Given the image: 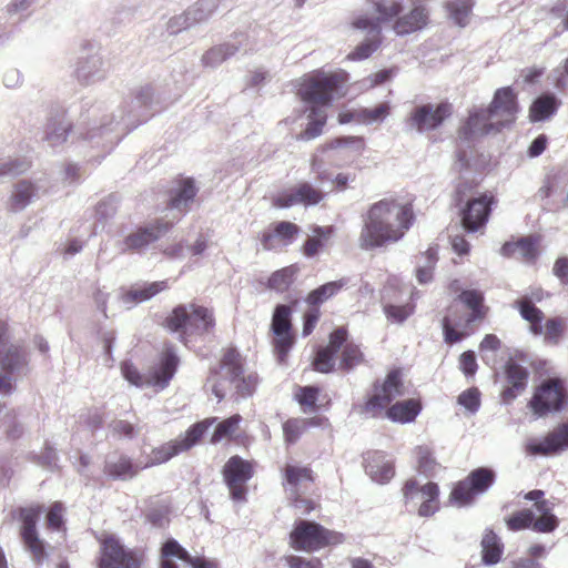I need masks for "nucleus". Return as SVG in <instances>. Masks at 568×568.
<instances>
[{
  "label": "nucleus",
  "mask_w": 568,
  "mask_h": 568,
  "mask_svg": "<svg viewBox=\"0 0 568 568\" xmlns=\"http://www.w3.org/2000/svg\"><path fill=\"white\" fill-rule=\"evenodd\" d=\"M280 471L282 487L293 508L308 515L320 507L318 476L311 466L287 462Z\"/></svg>",
  "instance_id": "obj_5"
},
{
  "label": "nucleus",
  "mask_w": 568,
  "mask_h": 568,
  "mask_svg": "<svg viewBox=\"0 0 568 568\" xmlns=\"http://www.w3.org/2000/svg\"><path fill=\"white\" fill-rule=\"evenodd\" d=\"M296 273L297 267L295 265L277 270L268 277L267 286L280 293L286 292L293 284Z\"/></svg>",
  "instance_id": "obj_50"
},
{
  "label": "nucleus",
  "mask_w": 568,
  "mask_h": 568,
  "mask_svg": "<svg viewBox=\"0 0 568 568\" xmlns=\"http://www.w3.org/2000/svg\"><path fill=\"white\" fill-rule=\"evenodd\" d=\"M121 371L124 378L132 385L138 387L149 386V372L141 374L138 367L130 362H123Z\"/></svg>",
  "instance_id": "obj_59"
},
{
  "label": "nucleus",
  "mask_w": 568,
  "mask_h": 568,
  "mask_svg": "<svg viewBox=\"0 0 568 568\" xmlns=\"http://www.w3.org/2000/svg\"><path fill=\"white\" fill-rule=\"evenodd\" d=\"M258 384V374L251 372L248 374L243 373L232 385H234L236 398H247L256 392Z\"/></svg>",
  "instance_id": "obj_53"
},
{
  "label": "nucleus",
  "mask_w": 568,
  "mask_h": 568,
  "mask_svg": "<svg viewBox=\"0 0 568 568\" xmlns=\"http://www.w3.org/2000/svg\"><path fill=\"white\" fill-rule=\"evenodd\" d=\"M568 393L562 379L548 378L536 387L528 406L537 416L560 412L565 408Z\"/></svg>",
  "instance_id": "obj_20"
},
{
  "label": "nucleus",
  "mask_w": 568,
  "mask_h": 568,
  "mask_svg": "<svg viewBox=\"0 0 568 568\" xmlns=\"http://www.w3.org/2000/svg\"><path fill=\"white\" fill-rule=\"evenodd\" d=\"M372 389V395L359 406L358 412L366 418H381L389 404L407 393L403 369H389L383 379L373 383Z\"/></svg>",
  "instance_id": "obj_10"
},
{
  "label": "nucleus",
  "mask_w": 568,
  "mask_h": 568,
  "mask_svg": "<svg viewBox=\"0 0 568 568\" xmlns=\"http://www.w3.org/2000/svg\"><path fill=\"white\" fill-rule=\"evenodd\" d=\"M300 231V226L293 222H276L261 234V244L266 251L286 247L296 240Z\"/></svg>",
  "instance_id": "obj_31"
},
{
  "label": "nucleus",
  "mask_w": 568,
  "mask_h": 568,
  "mask_svg": "<svg viewBox=\"0 0 568 568\" xmlns=\"http://www.w3.org/2000/svg\"><path fill=\"white\" fill-rule=\"evenodd\" d=\"M414 219L412 203H399L393 197L375 202L364 217L359 246L373 250L399 241L412 226Z\"/></svg>",
  "instance_id": "obj_2"
},
{
  "label": "nucleus",
  "mask_w": 568,
  "mask_h": 568,
  "mask_svg": "<svg viewBox=\"0 0 568 568\" xmlns=\"http://www.w3.org/2000/svg\"><path fill=\"white\" fill-rule=\"evenodd\" d=\"M42 511L41 504L18 507L11 511L12 519L20 521V538L37 564H42L47 558L44 541L40 539L37 529V523Z\"/></svg>",
  "instance_id": "obj_15"
},
{
  "label": "nucleus",
  "mask_w": 568,
  "mask_h": 568,
  "mask_svg": "<svg viewBox=\"0 0 568 568\" xmlns=\"http://www.w3.org/2000/svg\"><path fill=\"white\" fill-rule=\"evenodd\" d=\"M416 305L414 302L409 301L405 304H385L383 306V312L388 322L395 324L404 323L408 317H410L415 312Z\"/></svg>",
  "instance_id": "obj_52"
},
{
  "label": "nucleus",
  "mask_w": 568,
  "mask_h": 568,
  "mask_svg": "<svg viewBox=\"0 0 568 568\" xmlns=\"http://www.w3.org/2000/svg\"><path fill=\"white\" fill-rule=\"evenodd\" d=\"M222 476L233 501L247 499V483L254 477L255 463L239 455L231 456L222 467Z\"/></svg>",
  "instance_id": "obj_17"
},
{
  "label": "nucleus",
  "mask_w": 568,
  "mask_h": 568,
  "mask_svg": "<svg viewBox=\"0 0 568 568\" xmlns=\"http://www.w3.org/2000/svg\"><path fill=\"white\" fill-rule=\"evenodd\" d=\"M180 365V357L173 344L166 343L158 353L153 365L148 369L149 386L163 390L173 379Z\"/></svg>",
  "instance_id": "obj_25"
},
{
  "label": "nucleus",
  "mask_w": 568,
  "mask_h": 568,
  "mask_svg": "<svg viewBox=\"0 0 568 568\" xmlns=\"http://www.w3.org/2000/svg\"><path fill=\"white\" fill-rule=\"evenodd\" d=\"M294 399L304 414L316 413L321 408H327L331 405V398L326 394L322 395V388L314 385L297 386L294 392Z\"/></svg>",
  "instance_id": "obj_37"
},
{
  "label": "nucleus",
  "mask_w": 568,
  "mask_h": 568,
  "mask_svg": "<svg viewBox=\"0 0 568 568\" xmlns=\"http://www.w3.org/2000/svg\"><path fill=\"white\" fill-rule=\"evenodd\" d=\"M192 27H194V23L191 21L187 10L181 14L170 18L166 22V30L170 34H178L179 32Z\"/></svg>",
  "instance_id": "obj_64"
},
{
  "label": "nucleus",
  "mask_w": 568,
  "mask_h": 568,
  "mask_svg": "<svg viewBox=\"0 0 568 568\" xmlns=\"http://www.w3.org/2000/svg\"><path fill=\"white\" fill-rule=\"evenodd\" d=\"M568 449V423H562L549 432L541 440H530L526 452L530 455L549 456Z\"/></svg>",
  "instance_id": "obj_30"
},
{
  "label": "nucleus",
  "mask_w": 568,
  "mask_h": 568,
  "mask_svg": "<svg viewBox=\"0 0 568 568\" xmlns=\"http://www.w3.org/2000/svg\"><path fill=\"white\" fill-rule=\"evenodd\" d=\"M458 301L465 305L470 313L466 318L458 315L453 306L448 308V315L443 318L444 339L447 344L460 342L475 331V325L485 321L489 307L485 304V297L479 290H464L458 295Z\"/></svg>",
  "instance_id": "obj_6"
},
{
  "label": "nucleus",
  "mask_w": 568,
  "mask_h": 568,
  "mask_svg": "<svg viewBox=\"0 0 568 568\" xmlns=\"http://www.w3.org/2000/svg\"><path fill=\"white\" fill-rule=\"evenodd\" d=\"M373 10L382 26L392 23L396 36L404 37L423 30L429 20L425 6L414 4L407 12L403 0H377Z\"/></svg>",
  "instance_id": "obj_9"
},
{
  "label": "nucleus",
  "mask_w": 568,
  "mask_h": 568,
  "mask_svg": "<svg viewBox=\"0 0 568 568\" xmlns=\"http://www.w3.org/2000/svg\"><path fill=\"white\" fill-rule=\"evenodd\" d=\"M8 323L0 321V367L7 374H14L28 366V352L23 345L8 344Z\"/></svg>",
  "instance_id": "obj_28"
},
{
  "label": "nucleus",
  "mask_w": 568,
  "mask_h": 568,
  "mask_svg": "<svg viewBox=\"0 0 568 568\" xmlns=\"http://www.w3.org/2000/svg\"><path fill=\"white\" fill-rule=\"evenodd\" d=\"M174 183L175 186L169 191L168 207L185 214L197 193V187L192 178H179Z\"/></svg>",
  "instance_id": "obj_34"
},
{
  "label": "nucleus",
  "mask_w": 568,
  "mask_h": 568,
  "mask_svg": "<svg viewBox=\"0 0 568 568\" xmlns=\"http://www.w3.org/2000/svg\"><path fill=\"white\" fill-rule=\"evenodd\" d=\"M349 26L354 30L365 32L367 38L361 42L348 55L351 60H363L371 57L382 44V24L376 17L367 13H356L352 17Z\"/></svg>",
  "instance_id": "obj_23"
},
{
  "label": "nucleus",
  "mask_w": 568,
  "mask_h": 568,
  "mask_svg": "<svg viewBox=\"0 0 568 568\" xmlns=\"http://www.w3.org/2000/svg\"><path fill=\"white\" fill-rule=\"evenodd\" d=\"M476 186L477 184L463 182L455 190L454 200L459 206L460 223L468 233L478 232L486 226L491 213V206L496 203L495 196L488 192L464 202L466 192L471 191Z\"/></svg>",
  "instance_id": "obj_13"
},
{
  "label": "nucleus",
  "mask_w": 568,
  "mask_h": 568,
  "mask_svg": "<svg viewBox=\"0 0 568 568\" xmlns=\"http://www.w3.org/2000/svg\"><path fill=\"white\" fill-rule=\"evenodd\" d=\"M170 508L165 505L151 507L145 513L146 520L156 528H163L169 524Z\"/></svg>",
  "instance_id": "obj_61"
},
{
  "label": "nucleus",
  "mask_w": 568,
  "mask_h": 568,
  "mask_svg": "<svg viewBox=\"0 0 568 568\" xmlns=\"http://www.w3.org/2000/svg\"><path fill=\"white\" fill-rule=\"evenodd\" d=\"M534 513L530 509H523L514 513L505 519L506 526L511 531L532 529Z\"/></svg>",
  "instance_id": "obj_58"
},
{
  "label": "nucleus",
  "mask_w": 568,
  "mask_h": 568,
  "mask_svg": "<svg viewBox=\"0 0 568 568\" xmlns=\"http://www.w3.org/2000/svg\"><path fill=\"white\" fill-rule=\"evenodd\" d=\"M140 468L130 458L121 456L115 462H109L104 466V474L114 479H128L138 475Z\"/></svg>",
  "instance_id": "obj_48"
},
{
  "label": "nucleus",
  "mask_w": 568,
  "mask_h": 568,
  "mask_svg": "<svg viewBox=\"0 0 568 568\" xmlns=\"http://www.w3.org/2000/svg\"><path fill=\"white\" fill-rule=\"evenodd\" d=\"M99 568H141L145 560L143 550L126 548L114 535L99 539Z\"/></svg>",
  "instance_id": "obj_16"
},
{
  "label": "nucleus",
  "mask_w": 568,
  "mask_h": 568,
  "mask_svg": "<svg viewBox=\"0 0 568 568\" xmlns=\"http://www.w3.org/2000/svg\"><path fill=\"white\" fill-rule=\"evenodd\" d=\"M554 505L548 506L547 510H537L540 516L532 518V530L537 532H552L559 525V520L556 515L552 514Z\"/></svg>",
  "instance_id": "obj_55"
},
{
  "label": "nucleus",
  "mask_w": 568,
  "mask_h": 568,
  "mask_svg": "<svg viewBox=\"0 0 568 568\" xmlns=\"http://www.w3.org/2000/svg\"><path fill=\"white\" fill-rule=\"evenodd\" d=\"M503 373L505 385L500 397L504 403L508 404L526 390L530 373L527 367L514 359H508L505 363Z\"/></svg>",
  "instance_id": "obj_29"
},
{
  "label": "nucleus",
  "mask_w": 568,
  "mask_h": 568,
  "mask_svg": "<svg viewBox=\"0 0 568 568\" xmlns=\"http://www.w3.org/2000/svg\"><path fill=\"white\" fill-rule=\"evenodd\" d=\"M106 65L99 51L87 53L78 59L74 74L83 84H91L106 77Z\"/></svg>",
  "instance_id": "obj_33"
},
{
  "label": "nucleus",
  "mask_w": 568,
  "mask_h": 568,
  "mask_svg": "<svg viewBox=\"0 0 568 568\" xmlns=\"http://www.w3.org/2000/svg\"><path fill=\"white\" fill-rule=\"evenodd\" d=\"M559 105L558 99L551 93H545L535 99L529 109V118L532 122L548 120L555 114Z\"/></svg>",
  "instance_id": "obj_44"
},
{
  "label": "nucleus",
  "mask_w": 568,
  "mask_h": 568,
  "mask_svg": "<svg viewBox=\"0 0 568 568\" xmlns=\"http://www.w3.org/2000/svg\"><path fill=\"white\" fill-rule=\"evenodd\" d=\"M219 0H197L187 9L191 21L195 24L206 21L216 10Z\"/></svg>",
  "instance_id": "obj_54"
},
{
  "label": "nucleus",
  "mask_w": 568,
  "mask_h": 568,
  "mask_svg": "<svg viewBox=\"0 0 568 568\" xmlns=\"http://www.w3.org/2000/svg\"><path fill=\"white\" fill-rule=\"evenodd\" d=\"M452 114L453 105L448 101L422 103L410 109L406 115L405 124L409 130L428 133L440 128Z\"/></svg>",
  "instance_id": "obj_19"
},
{
  "label": "nucleus",
  "mask_w": 568,
  "mask_h": 568,
  "mask_svg": "<svg viewBox=\"0 0 568 568\" xmlns=\"http://www.w3.org/2000/svg\"><path fill=\"white\" fill-rule=\"evenodd\" d=\"M244 373V358L233 346L222 349L221 357L216 366L211 367L206 386L214 396L222 400L230 386Z\"/></svg>",
  "instance_id": "obj_14"
},
{
  "label": "nucleus",
  "mask_w": 568,
  "mask_h": 568,
  "mask_svg": "<svg viewBox=\"0 0 568 568\" xmlns=\"http://www.w3.org/2000/svg\"><path fill=\"white\" fill-rule=\"evenodd\" d=\"M365 363V355L361 346L349 338L346 327L333 329L325 346L318 347L312 361L313 369L329 374L337 368L349 372Z\"/></svg>",
  "instance_id": "obj_4"
},
{
  "label": "nucleus",
  "mask_w": 568,
  "mask_h": 568,
  "mask_svg": "<svg viewBox=\"0 0 568 568\" xmlns=\"http://www.w3.org/2000/svg\"><path fill=\"white\" fill-rule=\"evenodd\" d=\"M45 526L48 530H65L64 506L61 501H54L50 505L45 515Z\"/></svg>",
  "instance_id": "obj_56"
},
{
  "label": "nucleus",
  "mask_w": 568,
  "mask_h": 568,
  "mask_svg": "<svg viewBox=\"0 0 568 568\" xmlns=\"http://www.w3.org/2000/svg\"><path fill=\"white\" fill-rule=\"evenodd\" d=\"M160 552L162 558L176 557L186 564L191 560V555L175 539H168L162 545Z\"/></svg>",
  "instance_id": "obj_60"
},
{
  "label": "nucleus",
  "mask_w": 568,
  "mask_h": 568,
  "mask_svg": "<svg viewBox=\"0 0 568 568\" xmlns=\"http://www.w3.org/2000/svg\"><path fill=\"white\" fill-rule=\"evenodd\" d=\"M169 288V282L158 281L145 284L143 286H134L123 293L122 298L125 303L139 304L145 302L160 292Z\"/></svg>",
  "instance_id": "obj_43"
},
{
  "label": "nucleus",
  "mask_w": 568,
  "mask_h": 568,
  "mask_svg": "<svg viewBox=\"0 0 568 568\" xmlns=\"http://www.w3.org/2000/svg\"><path fill=\"white\" fill-rule=\"evenodd\" d=\"M365 468L369 476L381 484L389 481L395 475L394 463L386 460L379 452H375L368 457Z\"/></svg>",
  "instance_id": "obj_39"
},
{
  "label": "nucleus",
  "mask_w": 568,
  "mask_h": 568,
  "mask_svg": "<svg viewBox=\"0 0 568 568\" xmlns=\"http://www.w3.org/2000/svg\"><path fill=\"white\" fill-rule=\"evenodd\" d=\"M174 224V221L156 219L148 225L139 226L125 236V248L132 252L142 251L169 233Z\"/></svg>",
  "instance_id": "obj_27"
},
{
  "label": "nucleus",
  "mask_w": 568,
  "mask_h": 568,
  "mask_svg": "<svg viewBox=\"0 0 568 568\" xmlns=\"http://www.w3.org/2000/svg\"><path fill=\"white\" fill-rule=\"evenodd\" d=\"M390 105L387 102L379 103L374 108H359L358 123L374 125L382 123L389 114Z\"/></svg>",
  "instance_id": "obj_51"
},
{
  "label": "nucleus",
  "mask_w": 568,
  "mask_h": 568,
  "mask_svg": "<svg viewBox=\"0 0 568 568\" xmlns=\"http://www.w3.org/2000/svg\"><path fill=\"white\" fill-rule=\"evenodd\" d=\"M335 227L333 225L326 226H314L312 229V235L308 236L302 245V253L306 257H314L325 246L326 242L334 235Z\"/></svg>",
  "instance_id": "obj_41"
},
{
  "label": "nucleus",
  "mask_w": 568,
  "mask_h": 568,
  "mask_svg": "<svg viewBox=\"0 0 568 568\" xmlns=\"http://www.w3.org/2000/svg\"><path fill=\"white\" fill-rule=\"evenodd\" d=\"M422 402L419 398H409L389 404L385 408L383 417L394 423L407 424L416 419L422 410Z\"/></svg>",
  "instance_id": "obj_38"
},
{
  "label": "nucleus",
  "mask_w": 568,
  "mask_h": 568,
  "mask_svg": "<svg viewBox=\"0 0 568 568\" xmlns=\"http://www.w3.org/2000/svg\"><path fill=\"white\" fill-rule=\"evenodd\" d=\"M36 194V187L30 181L23 180L14 185V190L10 196V210L16 212L24 209Z\"/></svg>",
  "instance_id": "obj_49"
},
{
  "label": "nucleus",
  "mask_w": 568,
  "mask_h": 568,
  "mask_svg": "<svg viewBox=\"0 0 568 568\" xmlns=\"http://www.w3.org/2000/svg\"><path fill=\"white\" fill-rule=\"evenodd\" d=\"M544 300L541 288L531 290L529 295H523L514 302V307L520 316L529 324V331L535 336H542L544 342L550 345H558L567 331L566 320L561 316L549 317L544 322V312L534 302Z\"/></svg>",
  "instance_id": "obj_8"
},
{
  "label": "nucleus",
  "mask_w": 568,
  "mask_h": 568,
  "mask_svg": "<svg viewBox=\"0 0 568 568\" xmlns=\"http://www.w3.org/2000/svg\"><path fill=\"white\" fill-rule=\"evenodd\" d=\"M347 80L348 73L344 70L317 69L294 81L296 95L310 105L308 122L302 133L303 140H314L322 134L327 119L324 108L331 105L336 98L344 95L342 88Z\"/></svg>",
  "instance_id": "obj_1"
},
{
  "label": "nucleus",
  "mask_w": 568,
  "mask_h": 568,
  "mask_svg": "<svg viewBox=\"0 0 568 568\" xmlns=\"http://www.w3.org/2000/svg\"><path fill=\"white\" fill-rule=\"evenodd\" d=\"M518 111L517 99L510 87L498 89L487 109H474L459 128L462 140L481 139L499 132L515 120Z\"/></svg>",
  "instance_id": "obj_3"
},
{
  "label": "nucleus",
  "mask_w": 568,
  "mask_h": 568,
  "mask_svg": "<svg viewBox=\"0 0 568 568\" xmlns=\"http://www.w3.org/2000/svg\"><path fill=\"white\" fill-rule=\"evenodd\" d=\"M328 425V418L324 416L314 417H290L282 424L284 443L287 446L296 444L310 427Z\"/></svg>",
  "instance_id": "obj_35"
},
{
  "label": "nucleus",
  "mask_w": 568,
  "mask_h": 568,
  "mask_svg": "<svg viewBox=\"0 0 568 568\" xmlns=\"http://www.w3.org/2000/svg\"><path fill=\"white\" fill-rule=\"evenodd\" d=\"M242 419L243 418L240 414H234L217 423L210 438V443L215 445L222 442L223 439L234 440V434L240 429V424Z\"/></svg>",
  "instance_id": "obj_47"
},
{
  "label": "nucleus",
  "mask_w": 568,
  "mask_h": 568,
  "mask_svg": "<svg viewBox=\"0 0 568 568\" xmlns=\"http://www.w3.org/2000/svg\"><path fill=\"white\" fill-rule=\"evenodd\" d=\"M291 306L278 304L275 306L272 315L270 332L272 334L273 349L280 362H285L296 341Z\"/></svg>",
  "instance_id": "obj_21"
},
{
  "label": "nucleus",
  "mask_w": 568,
  "mask_h": 568,
  "mask_svg": "<svg viewBox=\"0 0 568 568\" xmlns=\"http://www.w3.org/2000/svg\"><path fill=\"white\" fill-rule=\"evenodd\" d=\"M457 400L459 405L475 413L480 406V392L476 387L468 388L458 396Z\"/></svg>",
  "instance_id": "obj_62"
},
{
  "label": "nucleus",
  "mask_w": 568,
  "mask_h": 568,
  "mask_svg": "<svg viewBox=\"0 0 568 568\" xmlns=\"http://www.w3.org/2000/svg\"><path fill=\"white\" fill-rule=\"evenodd\" d=\"M215 325L214 311L196 303L176 305L162 322V326L178 333L183 343L190 337L213 333Z\"/></svg>",
  "instance_id": "obj_7"
},
{
  "label": "nucleus",
  "mask_w": 568,
  "mask_h": 568,
  "mask_svg": "<svg viewBox=\"0 0 568 568\" xmlns=\"http://www.w3.org/2000/svg\"><path fill=\"white\" fill-rule=\"evenodd\" d=\"M402 493L406 504L420 500L417 509L420 517H430L439 510L440 491L438 485L434 481L420 486L415 478H409L403 485Z\"/></svg>",
  "instance_id": "obj_24"
},
{
  "label": "nucleus",
  "mask_w": 568,
  "mask_h": 568,
  "mask_svg": "<svg viewBox=\"0 0 568 568\" xmlns=\"http://www.w3.org/2000/svg\"><path fill=\"white\" fill-rule=\"evenodd\" d=\"M346 285L345 280H338L333 282H327L317 288L311 291L305 302L307 303L308 307H318L328 301L331 297L335 296L344 286Z\"/></svg>",
  "instance_id": "obj_45"
},
{
  "label": "nucleus",
  "mask_w": 568,
  "mask_h": 568,
  "mask_svg": "<svg viewBox=\"0 0 568 568\" xmlns=\"http://www.w3.org/2000/svg\"><path fill=\"white\" fill-rule=\"evenodd\" d=\"M216 422V417H207L190 426L184 435L170 440L152 450L153 462L162 464L172 457L187 452L195 446L207 432V429Z\"/></svg>",
  "instance_id": "obj_22"
},
{
  "label": "nucleus",
  "mask_w": 568,
  "mask_h": 568,
  "mask_svg": "<svg viewBox=\"0 0 568 568\" xmlns=\"http://www.w3.org/2000/svg\"><path fill=\"white\" fill-rule=\"evenodd\" d=\"M345 541L344 534L326 528L314 520L295 521L288 535L291 548L297 551L316 552L327 547H335Z\"/></svg>",
  "instance_id": "obj_12"
},
{
  "label": "nucleus",
  "mask_w": 568,
  "mask_h": 568,
  "mask_svg": "<svg viewBox=\"0 0 568 568\" xmlns=\"http://www.w3.org/2000/svg\"><path fill=\"white\" fill-rule=\"evenodd\" d=\"M285 562L288 568H324L323 561L318 557H302L290 555L285 557Z\"/></svg>",
  "instance_id": "obj_63"
},
{
  "label": "nucleus",
  "mask_w": 568,
  "mask_h": 568,
  "mask_svg": "<svg viewBox=\"0 0 568 568\" xmlns=\"http://www.w3.org/2000/svg\"><path fill=\"white\" fill-rule=\"evenodd\" d=\"M414 454L417 459V470L424 475H432L438 465L432 449L428 446H417Z\"/></svg>",
  "instance_id": "obj_57"
},
{
  "label": "nucleus",
  "mask_w": 568,
  "mask_h": 568,
  "mask_svg": "<svg viewBox=\"0 0 568 568\" xmlns=\"http://www.w3.org/2000/svg\"><path fill=\"white\" fill-rule=\"evenodd\" d=\"M481 560L485 565L491 566L500 561L504 554V544L493 529H486L481 541Z\"/></svg>",
  "instance_id": "obj_40"
},
{
  "label": "nucleus",
  "mask_w": 568,
  "mask_h": 568,
  "mask_svg": "<svg viewBox=\"0 0 568 568\" xmlns=\"http://www.w3.org/2000/svg\"><path fill=\"white\" fill-rule=\"evenodd\" d=\"M324 197L321 190L315 189L310 183H300L290 191H285L274 196L272 202L276 207H290L296 204L316 205Z\"/></svg>",
  "instance_id": "obj_32"
},
{
  "label": "nucleus",
  "mask_w": 568,
  "mask_h": 568,
  "mask_svg": "<svg viewBox=\"0 0 568 568\" xmlns=\"http://www.w3.org/2000/svg\"><path fill=\"white\" fill-rule=\"evenodd\" d=\"M496 474L487 467L471 470L467 477L456 483L449 494V500L459 507L474 503L477 496L486 493L495 483Z\"/></svg>",
  "instance_id": "obj_18"
},
{
  "label": "nucleus",
  "mask_w": 568,
  "mask_h": 568,
  "mask_svg": "<svg viewBox=\"0 0 568 568\" xmlns=\"http://www.w3.org/2000/svg\"><path fill=\"white\" fill-rule=\"evenodd\" d=\"M161 104L162 101L151 84L141 85L136 89L134 97L130 102L128 114L125 116H121V120L115 123L114 128H110L109 124L94 128L85 139L104 138V133L108 131H125L136 126L140 122L145 121L155 111L161 109Z\"/></svg>",
  "instance_id": "obj_11"
},
{
  "label": "nucleus",
  "mask_w": 568,
  "mask_h": 568,
  "mask_svg": "<svg viewBox=\"0 0 568 568\" xmlns=\"http://www.w3.org/2000/svg\"><path fill=\"white\" fill-rule=\"evenodd\" d=\"M473 7L474 0H448L445 4L448 17L462 28L469 23Z\"/></svg>",
  "instance_id": "obj_46"
},
{
  "label": "nucleus",
  "mask_w": 568,
  "mask_h": 568,
  "mask_svg": "<svg viewBox=\"0 0 568 568\" xmlns=\"http://www.w3.org/2000/svg\"><path fill=\"white\" fill-rule=\"evenodd\" d=\"M539 235H527L516 241H508L500 247V254L504 257H513L518 252L521 258L527 263H532L539 255Z\"/></svg>",
  "instance_id": "obj_36"
},
{
  "label": "nucleus",
  "mask_w": 568,
  "mask_h": 568,
  "mask_svg": "<svg viewBox=\"0 0 568 568\" xmlns=\"http://www.w3.org/2000/svg\"><path fill=\"white\" fill-rule=\"evenodd\" d=\"M254 50V44L246 33H236L227 41L214 45L205 51L201 58L202 65L216 69L224 61L237 53H247Z\"/></svg>",
  "instance_id": "obj_26"
},
{
  "label": "nucleus",
  "mask_w": 568,
  "mask_h": 568,
  "mask_svg": "<svg viewBox=\"0 0 568 568\" xmlns=\"http://www.w3.org/2000/svg\"><path fill=\"white\" fill-rule=\"evenodd\" d=\"M71 131V123L64 112L58 111L51 115L44 128L45 140L48 142H65Z\"/></svg>",
  "instance_id": "obj_42"
}]
</instances>
